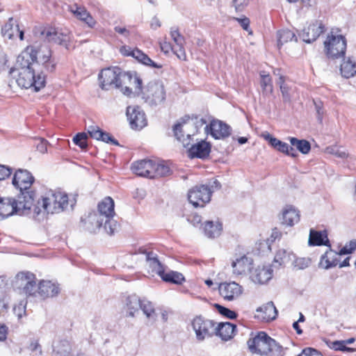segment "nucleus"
Segmentation results:
<instances>
[{"mask_svg":"<svg viewBox=\"0 0 356 356\" xmlns=\"http://www.w3.org/2000/svg\"><path fill=\"white\" fill-rule=\"evenodd\" d=\"M68 203V196L66 193L61 191H50L41 201L38 202V205L34 207V212L39 214L41 212V207L47 213H59L67 208Z\"/></svg>","mask_w":356,"mask_h":356,"instance_id":"4","label":"nucleus"},{"mask_svg":"<svg viewBox=\"0 0 356 356\" xmlns=\"http://www.w3.org/2000/svg\"><path fill=\"white\" fill-rule=\"evenodd\" d=\"M210 134L215 139H225L230 136L229 125L219 120H213L209 124Z\"/></svg>","mask_w":356,"mask_h":356,"instance_id":"20","label":"nucleus"},{"mask_svg":"<svg viewBox=\"0 0 356 356\" xmlns=\"http://www.w3.org/2000/svg\"><path fill=\"white\" fill-rule=\"evenodd\" d=\"M160 277L166 282L176 284H181L184 281V277L181 273L172 270L165 273L164 270Z\"/></svg>","mask_w":356,"mask_h":356,"instance_id":"43","label":"nucleus"},{"mask_svg":"<svg viewBox=\"0 0 356 356\" xmlns=\"http://www.w3.org/2000/svg\"><path fill=\"white\" fill-rule=\"evenodd\" d=\"M329 347L334 350H339L343 352H353L354 349L347 347L346 343L342 341H334L329 345Z\"/></svg>","mask_w":356,"mask_h":356,"instance_id":"49","label":"nucleus"},{"mask_svg":"<svg viewBox=\"0 0 356 356\" xmlns=\"http://www.w3.org/2000/svg\"><path fill=\"white\" fill-rule=\"evenodd\" d=\"M33 32L42 40L63 45L66 48H68L71 40V35L68 31L59 30L54 27L39 26L35 27Z\"/></svg>","mask_w":356,"mask_h":356,"instance_id":"8","label":"nucleus"},{"mask_svg":"<svg viewBox=\"0 0 356 356\" xmlns=\"http://www.w3.org/2000/svg\"><path fill=\"white\" fill-rule=\"evenodd\" d=\"M295 257L293 252L285 249H280L275 254L274 263L277 264L279 266H285L290 261H292Z\"/></svg>","mask_w":356,"mask_h":356,"instance_id":"39","label":"nucleus"},{"mask_svg":"<svg viewBox=\"0 0 356 356\" xmlns=\"http://www.w3.org/2000/svg\"><path fill=\"white\" fill-rule=\"evenodd\" d=\"M325 152L341 159H346L349 156L348 152L344 147L337 145L327 147L325 149Z\"/></svg>","mask_w":356,"mask_h":356,"instance_id":"46","label":"nucleus"},{"mask_svg":"<svg viewBox=\"0 0 356 356\" xmlns=\"http://www.w3.org/2000/svg\"><path fill=\"white\" fill-rule=\"evenodd\" d=\"M31 200H23L21 196L15 200L13 197L0 198V217L3 219L13 214L24 215L31 208Z\"/></svg>","mask_w":356,"mask_h":356,"instance_id":"7","label":"nucleus"},{"mask_svg":"<svg viewBox=\"0 0 356 356\" xmlns=\"http://www.w3.org/2000/svg\"><path fill=\"white\" fill-rule=\"evenodd\" d=\"M356 249V241H351L348 245H345L340 250L341 254L352 253Z\"/></svg>","mask_w":356,"mask_h":356,"instance_id":"55","label":"nucleus"},{"mask_svg":"<svg viewBox=\"0 0 356 356\" xmlns=\"http://www.w3.org/2000/svg\"><path fill=\"white\" fill-rule=\"evenodd\" d=\"M100 86L103 90H108L110 86H114L120 88L127 81H134L140 88L142 80L136 75L132 76L130 72H122L118 67L104 69L99 74Z\"/></svg>","mask_w":356,"mask_h":356,"instance_id":"2","label":"nucleus"},{"mask_svg":"<svg viewBox=\"0 0 356 356\" xmlns=\"http://www.w3.org/2000/svg\"><path fill=\"white\" fill-rule=\"evenodd\" d=\"M277 84L280 86V90L283 97V99L284 102H289L290 100V96L289 93V88L284 84V76H280L279 78V81H277Z\"/></svg>","mask_w":356,"mask_h":356,"instance_id":"52","label":"nucleus"},{"mask_svg":"<svg viewBox=\"0 0 356 356\" xmlns=\"http://www.w3.org/2000/svg\"><path fill=\"white\" fill-rule=\"evenodd\" d=\"M114 31L118 34L123 35L125 38H128L130 35V31L124 26H115Z\"/></svg>","mask_w":356,"mask_h":356,"instance_id":"58","label":"nucleus"},{"mask_svg":"<svg viewBox=\"0 0 356 356\" xmlns=\"http://www.w3.org/2000/svg\"><path fill=\"white\" fill-rule=\"evenodd\" d=\"M308 245L309 246L325 245L330 248L331 245L326 230L316 231L314 229H311L309 231Z\"/></svg>","mask_w":356,"mask_h":356,"instance_id":"29","label":"nucleus"},{"mask_svg":"<svg viewBox=\"0 0 356 356\" xmlns=\"http://www.w3.org/2000/svg\"><path fill=\"white\" fill-rule=\"evenodd\" d=\"M35 181V178L31 172L26 169H17L13 175L12 184L19 191L18 196H21L23 200H28L30 197L31 206L33 205L35 192L31 186Z\"/></svg>","mask_w":356,"mask_h":356,"instance_id":"6","label":"nucleus"},{"mask_svg":"<svg viewBox=\"0 0 356 356\" xmlns=\"http://www.w3.org/2000/svg\"><path fill=\"white\" fill-rule=\"evenodd\" d=\"M14 311L18 318H21L25 313V306L20 304L17 307L14 308Z\"/></svg>","mask_w":356,"mask_h":356,"instance_id":"61","label":"nucleus"},{"mask_svg":"<svg viewBox=\"0 0 356 356\" xmlns=\"http://www.w3.org/2000/svg\"><path fill=\"white\" fill-rule=\"evenodd\" d=\"M290 143L292 146L296 147L298 151L304 154H308L311 149L310 143L306 140L290 138Z\"/></svg>","mask_w":356,"mask_h":356,"instance_id":"45","label":"nucleus"},{"mask_svg":"<svg viewBox=\"0 0 356 356\" xmlns=\"http://www.w3.org/2000/svg\"><path fill=\"white\" fill-rule=\"evenodd\" d=\"M248 346L252 353L260 355L282 356L284 349L276 341L264 332H259L254 337L248 341Z\"/></svg>","mask_w":356,"mask_h":356,"instance_id":"3","label":"nucleus"},{"mask_svg":"<svg viewBox=\"0 0 356 356\" xmlns=\"http://www.w3.org/2000/svg\"><path fill=\"white\" fill-rule=\"evenodd\" d=\"M7 327L4 325H0V341H3L6 339Z\"/></svg>","mask_w":356,"mask_h":356,"instance_id":"63","label":"nucleus"},{"mask_svg":"<svg viewBox=\"0 0 356 356\" xmlns=\"http://www.w3.org/2000/svg\"><path fill=\"white\" fill-rule=\"evenodd\" d=\"M341 255L340 252L338 253L336 251L330 248L325 253L321 256L320 265L325 269H329L334 267L339 264V258Z\"/></svg>","mask_w":356,"mask_h":356,"instance_id":"33","label":"nucleus"},{"mask_svg":"<svg viewBox=\"0 0 356 356\" xmlns=\"http://www.w3.org/2000/svg\"><path fill=\"white\" fill-rule=\"evenodd\" d=\"M141 299L136 295L128 296L124 300V309L126 315L129 317H134L139 312L141 306Z\"/></svg>","mask_w":356,"mask_h":356,"instance_id":"31","label":"nucleus"},{"mask_svg":"<svg viewBox=\"0 0 356 356\" xmlns=\"http://www.w3.org/2000/svg\"><path fill=\"white\" fill-rule=\"evenodd\" d=\"M161 49L165 53H168L170 50H174L175 47H172L170 43L164 42L161 43Z\"/></svg>","mask_w":356,"mask_h":356,"instance_id":"64","label":"nucleus"},{"mask_svg":"<svg viewBox=\"0 0 356 356\" xmlns=\"http://www.w3.org/2000/svg\"><path fill=\"white\" fill-rule=\"evenodd\" d=\"M31 48L28 47L17 57L16 63L13 68L10 70V74H13L16 70H23L26 69H35L33 65H35L34 59L33 58V51Z\"/></svg>","mask_w":356,"mask_h":356,"instance_id":"17","label":"nucleus"},{"mask_svg":"<svg viewBox=\"0 0 356 356\" xmlns=\"http://www.w3.org/2000/svg\"><path fill=\"white\" fill-rule=\"evenodd\" d=\"M126 114L132 129H141L147 125L145 114L139 106H129Z\"/></svg>","mask_w":356,"mask_h":356,"instance_id":"16","label":"nucleus"},{"mask_svg":"<svg viewBox=\"0 0 356 356\" xmlns=\"http://www.w3.org/2000/svg\"><path fill=\"white\" fill-rule=\"evenodd\" d=\"M142 86V84L140 85ZM135 92L141 96L150 106H156L163 104L166 98V93L163 83L160 81H150L144 89L136 84Z\"/></svg>","mask_w":356,"mask_h":356,"instance_id":"5","label":"nucleus"},{"mask_svg":"<svg viewBox=\"0 0 356 356\" xmlns=\"http://www.w3.org/2000/svg\"><path fill=\"white\" fill-rule=\"evenodd\" d=\"M215 329L216 335L219 336L224 341H227L233 337L236 326L229 322L220 323L217 327L215 326Z\"/></svg>","mask_w":356,"mask_h":356,"instance_id":"34","label":"nucleus"},{"mask_svg":"<svg viewBox=\"0 0 356 356\" xmlns=\"http://www.w3.org/2000/svg\"><path fill=\"white\" fill-rule=\"evenodd\" d=\"M271 146L277 150L292 157H296L298 155L296 150L293 147L278 139H271Z\"/></svg>","mask_w":356,"mask_h":356,"instance_id":"40","label":"nucleus"},{"mask_svg":"<svg viewBox=\"0 0 356 356\" xmlns=\"http://www.w3.org/2000/svg\"><path fill=\"white\" fill-rule=\"evenodd\" d=\"M280 220L282 225L292 227L300 221L299 211L291 206H287L283 209Z\"/></svg>","mask_w":356,"mask_h":356,"instance_id":"27","label":"nucleus"},{"mask_svg":"<svg viewBox=\"0 0 356 356\" xmlns=\"http://www.w3.org/2000/svg\"><path fill=\"white\" fill-rule=\"evenodd\" d=\"M211 152V145L205 140H200L193 145L188 149V156L191 158L205 159Z\"/></svg>","mask_w":356,"mask_h":356,"instance_id":"24","label":"nucleus"},{"mask_svg":"<svg viewBox=\"0 0 356 356\" xmlns=\"http://www.w3.org/2000/svg\"><path fill=\"white\" fill-rule=\"evenodd\" d=\"M261 81L260 85L262 89V94L264 96L272 95L273 92V82L270 76L268 74H265L264 72L260 73Z\"/></svg>","mask_w":356,"mask_h":356,"instance_id":"42","label":"nucleus"},{"mask_svg":"<svg viewBox=\"0 0 356 356\" xmlns=\"http://www.w3.org/2000/svg\"><path fill=\"white\" fill-rule=\"evenodd\" d=\"M211 197V189L207 185L195 186L188 191V199L194 207H203L209 202Z\"/></svg>","mask_w":356,"mask_h":356,"instance_id":"14","label":"nucleus"},{"mask_svg":"<svg viewBox=\"0 0 356 356\" xmlns=\"http://www.w3.org/2000/svg\"><path fill=\"white\" fill-rule=\"evenodd\" d=\"M216 323L202 316H196L192 321L193 329L198 341L212 337L216 333Z\"/></svg>","mask_w":356,"mask_h":356,"instance_id":"13","label":"nucleus"},{"mask_svg":"<svg viewBox=\"0 0 356 356\" xmlns=\"http://www.w3.org/2000/svg\"><path fill=\"white\" fill-rule=\"evenodd\" d=\"M47 140L44 138H40L35 140L36 149L42 154H44L47 152Z\"/></svg>","mask_w":356,"mask_h":356,"instance_id":"54","label":"nucleus"},{"mask_svg":"<svg viewBox=\"0 0 356 356\" xmlns=\"http://www.w3.org/2000/svg\"><path fill=\"white\" fill-rule=\"evenodd\" d=\"M121 52L127 56H131L136 58L138 61L145 65L147 66L152 67L153 68H161V65L158 64L153 61L147 55L144 54L142 51L138 49H136L131 51L127 50L126 47H123L121 49Z\"/></svg>","mask_w":356,"mask_h":356,"instance_id":"23","label":"nucleus"},{"mask_svg":"<svg viewBox=\"0 0 356 356\" xmlns=\"http://www.w3.org/2000/svg\"><path fill=\"white\" fill-rule=\"evenodd\" d=\"M114 207V200L111 197H106L98 204V213L90 214L88 216V221L93 226L89 228L91 232H95L103 225L109 235L113 234L118 230L119 225L113 218L115 214Z\"/></svg>","mask_w":356,"mask_h":356,"instance_id":"1","label":"nucleus"},{"mask_svg":"<svg viewBox=\"0 0 356 356\" xmlns=\"http://www.w3.org/2000/svg\"><path fill=\"white\" fill-rule=\"evenodd\" d=\"M326 55L332 59H338L344 56L347 42L341 35L329 34L324 42Z\"/></svg>","mask_w":356,"mask_h":356,"instance_id":"12","label":"nucleus"},{"mask_svg":"<svg viewBox=\"0 0 356 356\" xmlns=\"http://www.w3.org/2000/svg\"><path fill=\"white\" fill-rule=\"evenodd\" d=\"M302 354L305 356H323L317 350L312 348H306L303 349Z\"/></svg>","mask_w":356,"mask_h":356,"instance_id":"57","label":"nucleus"},{"mask_svg":"<svg viewBox=\"0 0 356 356\" xmlns=\"http://www.w3.org/2000/svg\"><path fill=\"white\" fill-rule=\"evenodd\" d=\"M253 260L245 255H243L236 260L233 261L232 267L233 268V273L235 275H244L248 271H251V266L252 265Z\"/></svg>","mask_w":356,"mask_h":356,"instance_id":"28","label":"nucleus"},{"mask_svg":"<svg viewBox=\"0 0 356 356\" xmlns=\"http://www.w3.org/2000/svg\"><path fill=\"white\" fill-rule=\"evenodd\" d=\"M88 133L91 138L102 140L106 143H111L118 145V142L108 133L102 131L99 127L90 125L88 127Z\"/></svg>","mask_w":356,"mask_h":356,"instance_id":"30","label":"nucleus"},{"mask_svg":"<svg viewBox=\"0 0 356 356\" xmlns=\"http://www.w3.org/2000/svg\"><path fill=\"white\" fill-rule=\"evenodd\" d=\"M143 314L147 319V323L152 324L156 320V313L153 304L147 300H141V306L140 307Z\"/></svg>","mask_w":356,"mask_h":356,"instance_id":"38","label":"nucleus"},{"mask_svg":"<svg viewBox=\"0 0 356 356\" xmlns=\"http://www.w3.org/2000/svg\"><path fill=\"white\" fill-rule=\"evenodd\" d=\"M170 35L180 52L183 51L184 38L177 29H171Z\"/></svg>","mask_w":356,"mask_h":356,"instance_id":"48","label":"nucleus"},{"mask_svg":"<svg viewBox=\"0 0 356 356\" xmlns=\"http://www.w3.org/2000/svg\"><path fill=\"white\" fill-rule=\"evenodd\" d=\"M222 229V224L218 221H207L204 225V234L210 238L219 236L221 234Z\"/></svg>","mask_w":356,"mask_h":356,"instance_id":"37","label":"nucleus"},{"mask_svg":"<svg viewBox=\"0 0 356 356\" xmlns=\"http://www.w3.org/2000/svg\"><path fill=\"white\" fill-rule=\"evenodd\" d=\"M60 292L58 285L50 281H41L38 285V293L42 299L57 296Z\"/></svg>","mask_w":356,"mask_h":356,"instance_id":"25","label":"nucleus"},{"mask_svg":"<svg viewBox=\"0 0 356 356\" xmlns=\"http://www.w3.org/2000/svg\"><path fill=\"white\" fill-rule=\"evenodd\" d=\"M3 37L9 40L13 39L18 35L20 40H24V31L19 29V24L16 19L10 18L1 30Z\"/></svg>","mask_w":356,"mask_h":356,"instance_id":"26","label":"nucleus"},{"mask_svg":"<svg viewBox=\"0 0 356 356\" xmlns=\"http://www.w3.org/2000/svg\"><path fill=\"white\" fill-rule=\"evenodd\" d=\"M215 307L221 315L227 317V318L234 319L237 316V314L235 312L218 304H216Z\"/></svg>","mask_w":356,"mask_h":356,"instance_id":"50","label":"nucleus"},{"mask_svg":"<svg viewBox=\"0 0 356 356\" xmlns=\"http://www.w3.org/2000/svg\"><path fill=\"white\" fill-rule=\"evenodd\" d=\"M295 267L298 269H305L308 267L311 264V260L309 258H297L293 261Z\"/></svg>","mask_w":356,"mask_h":356,"instance_id":"53","label":"nucleus"},{"mask_svg":"<svg viewBox=\"0 0 356 356\" xmlns=\"http://www.w3.org/2000/svg\"><path fill=\"white\" fill-rule=\"evenodd\" d=\"M325 31V27L321 22H316L304 29L300 36L307 43L315 41Z\"/></svg>","mask_w":356,"mask_h":356,"instance_id":"19","label":"nucleus"},{"mask_svg":"<svg viewBox=\"0 0 356 356\" xmlns=\"http://www.w3.org/2000/svg\"><path fill=\"white\" fill-rule=\"evenodd\" d=\"M70 11L79 19L85 22L89 27H93L96 22L84 7L79 6L77 4L70 6Z\"/></svg>","mask_w":356,"mask_h":356,"instance_id":"32","label":"nucleus"},{"mask_svg":"<svg viewBox=\"0 0 356 356\" xmlns=\"http://www.w3.org/2000/svg\"><path fill=\"white\" fill-rule=\"evenodd\" d=\"M154 168V161L150 159H143L137 161L132 163L131 170L136 175L152 179V169Z\"/></svg>","mask_w":356,"mask_h":356,"instance_id":"21","label":"nucleus"},{"mask_svg":"<svg viewBox=\"0 0 356 356\" xmlns=\"http://www.w3.org/2000/svg\"><path fill=\"white\" fill-rule=\"evenodd\" d=\"M257 312L261 313V318L266 321L274 320L277 315V309L273 302H268L257 309Z\"/></svg>","mask_w":356,"mask_h":356,"instance_id":"36","label":"nucleus"},{"mask_svg":"<svg viewBox=\"0 0 356 356\" xmlns=\"http://www.w3.org/2000/svg\"><path fill=\"white\" fill-rule=\"evenodd\" d=\"M278 46L283 45L284 43L291 41L293 39L296 41L297 38L295 33L290 30H282L279 31L278 33Z\"/></svg>","mask_w":356,"mask_h":356,"instance_id":"47","label":"nucleus"},{"mask_svg":"<svg viewBox=\"0 0 356 356\" xmlns=\"http://www.w3.org/2000/svg\"><path fill=\"white\" fill-rule=\"evenodd\" d=\"M220 295L227 300H233L242 293V286L235 282H223L218 287Z\"/></svg>","mask_w":356,"mask_h":356,"instance_id":"18","label":"nucleus"},{"mask_svg":"<svg viewBox=\"0 0 356 356\" xmlns=\"http://www.w3.org/2000/svg\"><path fill=\"white\" fill-rule=\"evenodd\" d=\"M273 276V270L269 266H258L250 271L251 280L257 284H264Z\"/></svg>","mask_w":356,"mask_h":356,"instance_id":"22","label":"nucleus"},{"mask_svg":"<svg viewBox=\"0 0 356 356\" xmlns=\"http://www.w3.org/2000/svg\"><path fill=\"white\" fill-rule=\"evenodd\" d=\"M13 286L19 293L26 296H35L38 291L35 276L30 272L17 273L13 281Z\"/></svg>","mask_w":356,"mask_h":356,"instance_id":"10","label":"nucleus"},{"mask_svg":"<svg viewBox=\"0 0 356 356\" xmlns=\"http://www.w3.org/2000/svg\"><path fill=\"white\" fill-rule=\"evenodd\" d=\"M11 173L12 170L10 168L3 165H0V180H3L8 177Z\"/></svg>","mask_w":356,"mask_h":356,"instance_id":"56","label":"nucleus"},{"mask_svg":"<svg viewBox=\"0 0 356 356\" xmlns=\"http://www.w3.org/2000/svg\"><path fill=\"white\" fill-rule=\"evenodd\" d=\"M28 47L33 50L32 57L35 65H42L47 72H52L55 70L56 62L51 58V51L47 44H34Z\"/></svg>","mask_w":356,"mask_h":356,"instance_id":"11","label":"nucleus"},{"mask_svg":"<svg viewBox=\"0 0 356 356\" xmlns=\"http://www.w3.org/2000/svg\"><path fill=\"white\" fill-rule=\"evenodd\" d=\"M145 254L146 260L148 262L149 267L152 268V271L155 272L160 276L164 270V267L158 259L157 255L152 252H145Z\"/></svg>","mask_w":356,"mask_h":356,"instance_id":"41","label":"nucleus"},{"mask_svg":"<svg viewBox=\"0 0 356 356\" xmlns=\"http://www.w3.org/2000/svg\"><path fill=\"white\" fill-rule=\"evenodd\" d=\"M340 71L341 75L348 79L356 75V58L348 57L341 64Z\"/></svg>","mask_w":356,"mask_h":356,"instance_id":"35","label":"nucleus"},{"mask_svg":"<svg viewBox=\"0 0 356 356\" xmlns=\"http://www.w3.org/2000/svg\"><path fill=\"white\" fill-rule=\"evenodd\" d=\"M128 83V81H127L126 83H123L122 84V86H120V88H121V92L126 96L127 97H130L132 94V91H131V89L127 86H124L126 85L127 83ZM129 83H134L135 86L136 84L134 83L133 81H131V82L129 81Z\"/></svg>","mask_w":356,"mask_h":356,"instance_id":"60","label":"nucleus"},{"mask_svg":"<svg viewBox=\"0 0 356 356\" xmlns=\"http://www.w3.org/2000/svg\"><path fill=\"white\" fill-rule=\"evenodd\" d=\"M206 185L211 189V194L213 193L215 190H218L220 188V184L217 179H215L209 184Z\"/></svg>","mask_w":356,"mask_h":356,"instance_id":"62","label":"nucleus"},{"mask_svg":"<svg viewBox=\"0 0 356 356\" xmlns=\"http://www.w3.org/2000/svg\"><path fill=\"white\" fill-rule=\"evenodd\" d=\"M193 126L194 122L193 120H188L186 121L182 120L181 122H177L173 127L175 136L184 147H187L190 145L191 136H193L195 132H189V129Z\"/></svg>","mask_w":356,"mask_h":356,"instance_id":"15","label":"nucleus"},{"mask_svg":"<svg viewBox=\"0 0 356 356\" xmlns=\"http://www.w3.org/2000/svg\"><path fill=\"white\" fill-rule=\"evenodd\" d=\"M170 174V169L163 162H159L154 161V168L152 169V179L165 177Z\"/></svg>","mask_w":356,"mask_h":356,"instance_id":"44","label":"nucleus"},{"mask_svg":"<svg viewBox=\"0 0 356 356\" xmlns=\"http://www.w3.org/2000/svg\"><path fill=\"white\" fill-rule=\"evenodd\" d=\"M88 138L86 133H79L73 138L74 143L81 149H86L88 146L86 140Z\"/></svg>","mask_w":356,"mask_h":356,"instance_id":"51","label":"nucleus"},{"mask_svg":"<svg viewBox=\"0 0 356 356\" xmlns=\"http://www.w3.org/2000/svg\"><path fill=\"white\" fill-rule=\"evenodd\" d=\"M248 4V0H233V5L236 11H241Z\"/></svg>","mask_w":356,"mask_h":356,"instance_id":"59","label":"nucleus"},{"mask_svg":"<svg viewBox=\"0 0 356 356\" xmlns=\"http://www.w3.org/2000/svg\"><path fill=\"white\" fill-rule=\"evenodd\" d=\"M18 72L16 83L25 89L33 88L35 92L39 91L45 86V76L42 72L35 75V69L17 70Z\"/></svg>","mask_w":356,"mask_h":356,"instance_id":"9","label":"nucleus"}]
</instances>
